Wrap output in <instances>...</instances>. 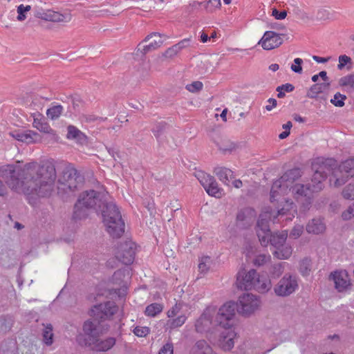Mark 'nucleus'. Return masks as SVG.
<instances>
[{
    "label": "nucleus",
    "instance_id": "f257e3e1",
    "mask_svg": "<svg viewBox=\"0 0 354 354\" xmlns=\"http://www.w3.org/2000/svg\"><path fill=\"white\" fill-rule=\"evenodd\" d=\"M0 176L12 189L25 194L30 204L36 196H50L57 178L55 164L48 160L40 164L28 162L22 169L19 165H4L0 168Z\"/></svg>",
    "mask_w": 354,
    "mask_h": 354
},
{
    "label": "nucleus",
    "instance_id": "f03ea898",
    "mask_svg": "<svg viewBox=\"0 0 354 354\" xmlns=\"http://www.w3.org/2000/svg\"><path fill=\"white\" fill-rule=\"evenodd\" d=\"M299 176V169H290L273 183L270 190V201L271 203L280 202L283 205L277 212L270 209L264 211L260 214L257 224V234L262 245L266 246L270 242L272 246L277 248L285 244L288 232L285 230L271 234L268 223L270 221L273 223L281 220L290 221L295 217L297 214L295 205L283 196L289 191L292 192V186H294L293 183Z\"/></svg>",
    "mask_w": 354,
    "mask_h": 354
},
{
    "label": "nucleus",
    "instance_id": "7ed1b4c3",
    "mask_svg": "<svg viewBox=\"0 0 354 354\" xmlns=\"http://www.w3.org/2000/svg\"><path fill=\"white\" fill-rule=\"evenodd\" d=\"M337 163L334 158H318L313 162L312 167L315 170L311 183L306 185L302 184H294L292 186V195L297 200L303 198L308 206L311 203V198L314 193L320 192L324 188L323 181L328 174H331L335 179L334 185L339 187L344 183V179L337 177L339 172L343 176H354V159L349 158L342 162L338 169Z\"/></svg>",
    "mask_w": 354,
    "mask_h": 354
},
{
    "label": "nucleus",
    "instance_id": "20e7f679",
    "mask_svg": "<svg viewBox=\"0 0 354 354\" xmlns=\"http://www.w3.org/2000/svg\"><path fill=\"white\" fill-rule=\"evenodd\" d=\"M106 192L93 189L83 192L75 205L73 218L82 219L86 217V209L101 212L108 233L113 238H119L124 232V222L115 204L106 202Z\"/></svg>",
    "mask_w": 354,
    "mask_h": 354
},
{
    "label": "nucleus",
    "instance_id": "39448f33",
    "mask_svg": "<svg viewBox=\"0 0 354 354\" xmlns=\"http://www.w3.org/2000/svg\"><path fill=\"white\" fill-rule=\"evenodd\" d=\"M100 333H79L77 342L82 346H86L96 351H106L115 344L113 337L103 338Z\"/></svg>",
    "mask_w": 354,
    "mask_h": 354
},
{
    "label": "nucleus",
    "instance_id": "423d86ee",
    "mask_svg": "<svg viewBox=\"0 0 354 354\" xmlns=\"http://www.w3.org/2000/svg\"><path fill=\"white\" fill-rule=\"evenodd\" d=\"M81 182L77 171L71 165L66 166L62 176L58 179L57 189L59 194H68L74 192Z\"/></svg>",
    "mask_w": 354,
    "mask_h": 354
},
{
    "label": "nucleus",
    "instance_id": "0eeeda50",
    "mask_svg": "<svg viewBox=\"0 0 354 354\" xmlns=\"http://www.w3.org/2000/svg\"><path fill=\"white\" fill-rule=\"evenodd\" d=\"M236 304L233 301H228L220 307L216 313L215 325L225 330L232 328L236 324Z\"/></svg>",
    "mask_w": 354,
    "mask_h": 354
},
{
    "label": "nucleus",
    "instance_id": "6e6552de",
    "mask_svg": "<svg viewBox=\"0 0 354 354\" xmlns=\"http://www.w3.org/2000/svg\"><path fill=\"white\" fill-rule=\"evenodd\" d=\"M118 307L115 302L108 301L93 306L88 311V315L93 319L100 322L111 319L118 312Z\"/></svg>",
    "mask_w": 354,
    "mask_h": 354
},
{
    "label": "nucleus",
    "instance_id": "1a4fd4ad",
    "mask_svg": "<svg viewBox=\"0 0 354 354\" xmlns=\"http://www.w3.org/2000/svg\"><path fill=\"white\" fill-rule=\"evenodd\" d=\"M261 304L259 297L252 293H243L239 296L236 306L239 314L250 316L259 309Z\"/></svg>",
    "mask_w": 354,
    "mask_h": 354
},
{
    "label": "nucleus",
    "instance_id": "9d476101",
    "mask_svg": "<svg viewBox=\"0 0 354 354\" xmlns=\"http://www.w3.org/2000/svg\"><path fill=\"white\" fill-rule=\"evenodd\" d=\"M299 288L297 278L295 275L286 274L274 288V293L279 297H288L295 292Z\"/></svg>",
    "mask_w": 354,
    "mask_h": 354
},
{
    "label": "nucleus",
    "instance_id": "9b49d317",
    "mask_svg": "<svg viewBox=\"0 0 354 354\" xmlns=\"http://www.w3.org/2000/svg\"><path fill=\"white\" fill-rule=\"evenodd\" d=\"M216 314V310L213 307L205 309L203 314L197 319L195 327L196 332H209L213 326H216L215 320L212 319Z\"/></svg>",
    "mask_w": 354,
    "mask_h": 354
},
{
    "label": "nucleus",
    "instance_id": "f8f14e48",
    "mask_svg": "<svg viewBox=\"0 0 354 354\" xmlns=\"http://www.w3.org/2000/svg\"><path fill=\"white\" fill-rule=\"evenodd\" d=\"M165 39V36L162 39L159 33L153 32L147 35L145 40L138 45V50H140L142 54H146L160 47Z\"/></svg>",
    "mask_w": 354,
    "mask_h": 354
},
{
    "label": "nucleus",
    "instance_id": "ddd939ff",
    "mask_svg": "<svg viewBox=\"0 0 354 354\" xmlns=\"http://www.w3.org/2000/svg\"><path fill=\"white\" fill-rule=\"evenodd\" d=\"M136 244L131 241H127L120 245L116 254V258L125 265L131 264L135 259Z\"/></svg>",
    "mask_w": 354,
    "mask_h": 354
},
{
    "label": "nucleus",
    "instance_id": "4468645a",
    "mask_svg": "<svg viewBox=\"0 0 354 354\" xmlns=\"http://www.w3.org/2000/svg\"><path fill=\"white\" fill-rule=\"evenodd\" d=\"M258 272L254 269H251L248 272L241 270L237 273V287L241 290H252Z\"/></svg>",
    "mask_w": 354,
    "mask_h": 354
},
{
    "label": "nucleus",
    "instance_id": "2eb2a0df",
    "mask_svg": "<svg viewBox=\"0 0 354 354\" xmlns=\"http://www.w3.org/2000/svg\"><path fill=\"white\" fill-rule=\"evenodd\" d=\"M283 43L281 35L274 31H266L259 41L264 50H272L279 47Z\"/></svg>",
    "mask_w": 354,
    "mask_h": 354
},
{
    "label": "nucleus",
    "instance_id": "dca6fc26",
    "mask_svg": "<svg viewBox=\"0 0 354 354\" xmlns=\"http://www.w3.org/2000/svg\"><path fill=\"white\" fill-rule=\"evenodd\" d=\"M15 140L27 144L35 143L41 140L40 135L32 130H15L9 133Z\"/></svg>",
    "mask_w": 354,
    "mask_h": 354
},
{
    "label": "nucleus",
    "instance_id": "f3484780",
    "mask_svg": "<svg viewBox=\"0 0 354 354\" xmlns=\"http://www.w3.org/2000/svg\"><path fill=\"white\" fill-rule=\"evenodd\" d=\"M330 277L334 281L335 288L339 292L346 290L350 286L348 274L345 270L335 271L331 273Z\"/></svg>",
    "mask_w": 354,
    "mask_h": 354
},
{
    "label": "nucleus",
    "instance_id": "a211bd4d",
    "mask_svg": "<svg viewBox=\"0 0 354 354\" xmlns=\"http://www.w3.org/2000/svg\"><path fill=\"white\" fill-rule=\"evenodd\" d=\"M32 126L41 133L55 136V131L51 128L46 118L39 113H35L32 115Z\"/></svg>",
    "mask_w": 354,
    "mask_h": 354
},
{
    "label": "nucleus",
    "instance_id": "6ab92c4d",
    "mask_svg": "<svg viewBox=\"0 0 354 354\" xmlns=\"http://www.w3.org/2000/svg\"><path fill=\"white\" fill-rule=\"evenodd\" d=\"M271 288L272 283L269 277L264 275H260L258 273L252 290H255L260 293H266L268 292Z\"/></svg>",
    "mask_w": 354,
    "mask_h": 354
},
{
    "label": "nucleus",
    "instance_id": "aec40b11",
    "mask_svg": "<svg viewBox=\"0 0 354 354\" xmlns=\"http://www.w3.org/2000/svg\"><path fill=\"white\" fill-rule=\"evenodd\" d=\"M236 333H221L218 340V345L223 351L231 350L234 345V339Z\"/></svg>",
    "mask_w": 354,
    "mask_h": 354
},
{
    "label": "nucleus",
    "instance_id": "412c9836",
    "mask_svg": "<svg viewBox=\"0 0 354 354\" xmlns=\"http://www.w3.org/2000/svg\"><path fill=\"white\" fill-rule=\"evenodd\" d=\"M330 85V82L315 84L313 86H311L310 88H309V90L307 92L306 96L310 99H315L317 97L319 94L322 93L328 90Z\"/></svg>",
    "mask_w": 354,
    "mask_h": 354
},
{
    "label": "nucleus",
    "instance_id": "4be33fe9",
    "mask_svg": "<svg viewBox=\"0 0 354 354\" xmlns=\"http://www.w3.org/2000/svg\"><path fill=\"white\" fill-rule=\"evenodd\" d=\"M326 229L325 224L321 218H313L306 225V231L310 234H318Z\"/></svg>",
    "mask_w": 354,
    "mask_h": 354
},
{
    "label": "nucleus",
    "instance_id": "5701e85b",
    "mask_svg": "<svg viewBox=\"0 0 354 354\" xmlns=\"http://www.w3.org/2000/svg\"><path fill=\"white\" fill-rule=\"evenodd\" d=\"M215 175L225 185H228L233 178V171L226 167H218L214 169Z\"/></svg>",
    "mask_w": 354,
    "mask_h": 354
},
{
    "label": "nucleus",
    "instance_id": "b1692460",
    "mask_svg": "<svg viewBox=\"0 0 354 354\" xmlns=\"http://www.w3.org/2000/svg\"><path fill=\"white\" fill-rule=\"evenodd\" d=\"M191 354H215V353L205 341L199 340L192 348Z\"/></svg>",
    "mask_w": 354,
    "mask_h": 354
},
{
    "label": "nucleus",
    "instance_id": "393cba45",
    "mask_svg": "<svg viewBox=\"0 0 354 354\" xmlns=\"http://www.w3.org/2000/svg\"><path fill=\"white\" fill-rule=\"evenodd\" d=\"M64 107L62 105L53 102L51 104L50 108L46 110V115L51 120H57L64 112Z\"/></svg>",
    "mask_w": 354,
    "mask_h": 354
},
{
    "label": "nucleus",
    "instance_id": "a878e982",
    "mask_svg": "<svg viewBox=\"0 0 354 354\" xmlns=\"http://www.w3.org/2000/svg\"><path fill=\"white\" fill-rule=\"evenodd\" d=\"M292 247L285 244L281 247L275 248V250L272 251L274 257L279 259H288L292 255Z\"/></svg>",
    "mask_w": 354,
    "mask_h": 354
},
{
    "label": "nucleus",
    "instance_id": "bb28decb",
    "mask_svg": "<svg viewBox=\"0 0 354 354\" xmlns=\"http://www.w3.org/2000/svg\"><path fill=\"white\" fill-rule=\"evenodd\" d=\"M205 190L212 196L220 198L222 196L223 189H221L214 178H212V182L209 181L207 186L205 187Z\"/></svg>",
    "mask_w": 354,
    "mask_h": 354
},
{
    "label": "nucleus",
    "instance_id": "cd10ccee",
    "mask_svg": "<svg viewBox=\"0 0 354 354\" xmlns=\"http://www.w3.org/2000/svg\"><path fill=\"white\" fill-rule=\"evenodd\" d=\"M162 309L163 306L161 304L153 303L146 307L145 314L148 317H153L160 314Z\"/></svg>",
    "mask_w": 354,
    "mask_h": 354
},
{
    "label": "nucleus",
    "instance_id": "c85d7f7f",
    "mask_svg": "<svg viewBox=\"0 0 354 354\" xmlns=\"http://www.w3.org/2000/svg\"><path fill=\"white\" fill-rule=\"evenodd\" d=\"M339 84L346 88V91L351 92L354 91V75H348L339 80Z\"/></svg>",
    "mask_w": 354,
    "mask_h": 354
},
{
    "label": "nucleus",
    "instance_id": "c756f323",
    "mask_svg": "<svg viewBox=\"0 0 354 354\" xmlns=\"http://www.w3.org/2000/svg\"><path fill=\"white\" fill-rule=\"evenodd\" d=\"M187 319L185 315H180L175 319H170L167 322V328L171 330L176 329L183 326Z\"/></svg>",
    "mask_w": 354,
    "mask_h": 354
},
{
    "label": "nucleus",
    "instance_id": "7c9ffc66",
    "mask_svg": "<svg viewBox=\"0 0 354 354\" xmlns=\"http://www.w3.org/2000/svg\"><path fill=\"white\" fill-rule=\"evenodd\" d=\"M311 269V259L306 257L299 262V272L303 276L308 275Z\"/></svg>",
    "mask_w": 354,
    "mask_h": 354
},
{
    "label": "nucleus",
    "instance_id": "2f4dec72",
    "mask_svg": "<svg viewBox=\"0 0 354 354\" xmlns=\"http://www.w3.org/2000/svg\"><path fill=\"white\" fill-rule=\"evenodd\" d=\"M31 10V6L29 5L24 6L20 4L17 7V19L19 21H23L27 18L28 12Z\"/></svg>",
    "mask_w": 354,
    "mask_h": 354
},
{
    "label": "nucleus",
    "instance_id": "473e14b6",
    "mask_svg": "<svg viewBox=\"0 0 354 354\" xmlns=\"http://www.w3.org/2000/svg\"><path fill=\"white\" fill-rule=\"evenodd\" d=\"M46 20H49L52 21L62 22L66 21V17L57 12L49 11L47 14H46V17H44Z\"/></svg>",
    "mask_w": 354,
    "mask_h": 354
},
{
    "label": "nucleus",
    "instance_id": "72a5a7b5",
    "mask_svg": "<svg viewBox=\"0 0 354 354\" xmlns=\"http://www.w3.org/2000/svg\"><path fill=\"white\" fill-rule=\"evenodd\" d=\"M84 136V133L80 131L76 127L69 125L67 127V138L68 139H77L80 138Z\"/></svg>",
    "mask_w": 354,
    "mask_h": 354
},
{
    "label": "nucleus",
    "instance_id": "f704fd0d",
    "mask_svg": "<svg viewBox=\"0 0 354 354\" xmlns=\"http://www.w3.org/2000/svg\"><path fill=\"white\" fill-rule=\"evenodd\" d=\"M196 176L204 189L206 186H207V184L209 183V181L212 182L213 176L203 171H200L197 172Z\"/></svg>",
    "mask_w": 354,
    "mask_h": 354
},
{
    "label": "nucleus",
    "instance_id": "c9c22d12",
    "mask_svg": "<svg viewBox=\"0 0 354 354\" xmlns=\"http://www.w3.org/2000/svg\"><path fill=\"white\" fill-rule=\"evenodd\" d=\"M342 195L346 199L354 200V179L344 189Z\"/></svg>",
    "mask_w": 354,
    "mask_h": 354
},
{
    "label": "nucleus",
    "instance_id": "e433bc0d",
    "mask_svg": "<svg viewBox=\"0 0 354 354\" xmlns=\"http://www.w3.org/2000/svg\"><path fill=\"white\" fill-rule=\"evenodd\" d=\"M211 263V259L209 257H203L199 260L198 269L202 273L206 272L209 268Z\"/></svg>",
    "mask_w": 354,
    "mask_h": 354
},
{
    "label": "nucleus",
    "instance_id": "4c0bfd02",
    "mask_svg": "<svg viewBox=\"0 0 354 354\" xmlns=\"http://www.w3.org/2000/svg\"><path fill=\"white\" fill-rule=\"evenodd\" d=\"M204 7L207 12H212L221 6V0H208L203 3Z\"/></svg>",
    "mask_w": 354,
    "mask_h": 354
},
{
    "label": "nucleus",
    "instance_id": "58836bf2",
    "mask_svg": "<svg viewBox=\"0 0 354 354\" xmlns=\"http://www.w3.org/2000/svg\"><path fill=\"white\" fill-rule=\"evenodd\" d=\"M287 265L286 262H280L273 265L271 270V274L274 277H279L284 271L285 266Z\"/></svg>",
    "mask_w": 354,
    "mask_h": 354
},
{
    "label": "nucleus",
    "instance_id": "ea45409f",
    "mask_svg": "<svg viewBox=\"0 0 354 354\" xmlns=\"http://www.w3.org/2000/svg\"><path fill=\"white\" fill-rule=\"evenodd\" d=\"M346 99L345 95H342L340 93H337L334 95L333 99L330 100V102L337 107H342L344 105V101Z\"/></svg>",
    "mask_w": 354,
    "mask_h": 354
},
{
    "label": "nucleus",
    "instance_id": "a19ab883",
    "mask_svg": "<svg viewBox=\"0 0 354 354\" xmlns=\"http://www.w3.org/2000/svg\"><path fill=\"white\" fill-rule=\"evenodd\" d=\"M12 324L11 319L5 317H0V332H7L10 330Z\"/></svg>",
    "mask_w": 354,
    "mask_h": 354
},
{
    "label": "nucleus",
    "instance_id": "79ce46f5",
    "mask_svg": "<svg viewBox=\"0 0 354 354\" xmlns=\"http://www.w3.org/2000/svg\"><path fill=\"white\" fill-rule=\"evenodd\" d=\"M97 320H86L83 325V331L84 332H95L97 330Z\"/></svg>",
    "mask_w": 354,
    "mask_h": 354
},
{
    "label": "nucleus",
    "instance_id": "37998d69",
    "mask_svg": "<svg viewBox=\"0 0 354 354\" xmlns=\"http://www.w3.org/2000/svg\"><path fill=\"white\" fill-rule=\"evenodd\" d=\"M270 260L269 254H259L253 260V263L257 266H261Z\"/></svg>",
    "mask_w": 354,
    "mask_h": 354
},
{
    "label": "nucleus",
    "instance_id": "c03bdc74",
    "mask_svg": "<svg viewBox=\"0 0 354 354\" xmlns=\"http://www.w3.org/2000/svg\"><path fill=\"white\" fill-rule=\"evenodd\" d=\"M203 84L200 81H195L186 85V89L192 93H196L203 89Z\"/></svg>",
    "mask_w": 354,
    "mask_h": 354
},
{
    "label": "nucleus",
    "instance_id": "a18cd8bd",
    "mask_svg": "<svg viewBox=\"0 0 354 354\" xmlns=\"http://www.w3.org/2000/svg\"><path fill=\"white\" fill-rule=\"evenodd\" d=\"M185 305L181 303V302H178V303H176L171 309H169L167 312V315L169 317H173L174 316H176L178 313H179L183 306Z\"/></svg>",
    "mask_w": 354,
    "mask_h": 354
},
{
    "label": "nucleus",
    "instance_id": "49530a36",
    "mask_svg": "<svg viewBox=\"0 0 354 354\" xmlns=\"http://www.w3.org/2000/svg\"><path fill=\"white\" fill-rule=\"evenodd\" d=\"M304 231V226L302 225H295L290 233V237L292 239L299 238Z\"/></svg>",
    "mask_w": 354,
    "mask_h": 354
},
{
    "label": "nucleus",
    "instance_id": "de8ad7c7",
    "mask_svg": "<svg viewBox=\"0 0 354 354\" xmlns=\"http://www.w3.org/2000/svg\"><path fill=\"white\" fill-rule=\"evenodd\" d=\"M351 62V59L348 56L346 55H340L339 57V64L337 65V68L338 69L342 70L345 66V65Z\"/></svg>",
    "mask_w": 354,
    "mask_h": 354
},
{
    "label": "nucleus",
    "instance_id": "09e8293b",
    "mask_svg": "<svg viewBox=\"0 0 354 354\" xmlns=\"http://www.w3.org/2000/svg\"><path fill=\"white\" fill-rule=\"evenodd\" d=\"M294 62L295 64H292L291 66V69L292 71H294L295 73H301L302 72V67H301V64L303 63V60L301 58H295L294 59Z\"/></svg>",
    "mask_w": 354,
    "mask_h": 354
},
{
    "label": "nucleus",
    "instance_id": "8fccbe9b",
    "mask_svg": "<svg viewBox=\"0 0 354 354\" xmlns=\"http://www.w3.org/2000/svg\"><path fill=\"white\" fill-rule=\"evenodd\" d=\"M344 220H349L354 217V203L348 208V209L344 212L342 214Z\"/></svg>",
    "mask_w": 354,
    "mask_h": 354
},
{
    "label": "nucleus",
    "instance_id": "3c124183",
    "mask_svg": "<svg viewBox=\"0 0 354 354\" xmlns=\"http://www.w3.org/2000/svg\"><path fill=\"white\" fill-rule=\"evenodd\" d=\"M173 344L171 343H167L160 350L158 354H173Z\"/></svg>",
    "mask_w": 354,
    "mask_h": 354
},
{
    "label": "nucleus",
    "instance_id": "603ef678",
    "mask_svg": "<svg viewBox=\"0 0 354 354\" xmlns=\"http://www.w3.org/2000/svg\"><path fill=\"white\" fill-rule=\"evenodd\" d=\"M253 211L249 209H245L239 211L236 216L238 221H243L246 219V215L252 213Z\"/></svg>",
    "mask_w": 354,
    "mask_h": 354
},
{
    "label": "nucleus",
    "instance_id": "864d4df0",
    "mask_svg": "<svg viewBox=\"0 0 354 354\" xmlns=\"http://www.w3.org/2000/svg\"><path fill=\"white\" fill-rule=\"evenodd\" d=\"M42 341L46 346H50L53 342V333H41Z\"/></svg>",
    "mask_w": 354,
    "mask_h": 354
},
{
    "label": "nucleus",
    "instance_id": "5fc2aeb1",
    "mask_svg": "<svg viewBox=\"0 0 354 354\" xmlns=\"http://www.w3.org/2000/svg\"><path fill=\"white\" fill-rule=\"evenodd\" d=\"M177 47L175 46L174 45L172 46L171 48H169L165 53V56L166 57H169V58H171L173 57L174 56L176 55L179 51L176 48Z\"/></svg>",
    "mask_w": 354,
    "mask_h": 354
},
{
    "label": "nucleus",
    "instance_id": "6e6d98bb",
    "mask_svg": "<svg viewBox=\"0 0 354 354\" xmlns=\"http://www.w3.org/2000/svg\"><path fill=\"white\" fill-rule=\"evenodd\" d=\"M272 15L275 17V19L281 20L286 18L287 16V12L285 10L279 12L277 9H274L272 10Z\"/></svg>",
    "mask_w": 354,
    "mask_h": 354
},
{
    "label": "nucleus",
    "instance_id": "4d7b16f0",
    "mask_svg": "<svg viewBox=\"0 0 354 354\" xmlns=\"http://www.w3.org/2000/svg\"><path fill=\"white\" fill-rule=\"evenodd\" d=\"M189 44V39H184L179 41L178 44H175L174 46H176L177 49L180 52L182 49L186 48Z\"/></svg>",
    "mask_w": 354,
    "mask_h": 354
},
{
    "label": "nucleus",
    "instance_id": "13d9d810",
    "mask_svg": "<svg viewBox=\"0 0 354 354\" xmlns=\"http://www.w3.org/2000/svg\"><path fill=\"white\" fill-rule=\"evenodd\" d=\"M268 104L266 106V109L268 111L272 110L274 107H276L277 102L274 98H269L268 100Z\"/></svg>",
    "mask_w": 354,
    "mask_h": 354
},
{
    "label": "nucleus",
    "instance_id": "bf43d9fd",
    "mask_svg": "<svg viewBox=\"0 0 354 354\" xmlns=\"http://www.w3.org/2000/svg\"><path fill=\"white\" fill-rule=\"evenodd\" d=\"M281 89H283L284 92H291L295 89V87L292 84L286 83L285 84H282L279 86Z\"/></svg>",
    "mask_w": 354,
    "mask_h": 354
},
{
    "label": "nucleus",
    "instance_id": "052dcab7",
    "mask_svg": "<svg viewBox=\"0 0 354 354\" xmlns=\"http://www.w3.org/2000/svg\"><path fill=\"white\" fill-rule=\"evenodd\" d=\"M313 59L317 63H322V64L326 63L328 60V58L322 57H319L317 55H313Z\"/></svg>",
    "mask_w": 354,
    "mask_h": 354
},
{
    "label": "nucleus",
    "instance_id": "680f3d73",
    "mask_svg": "<svg viewBox=\"0 0 354 354\" xmlns=\"http://www.w3.org/2000/svg\"><path fill=\"white\" fill-rule=\"evenodd\" d=\"M124 276V272L121 270L115 271L113 275V280L115 281L117 279H120Z\"/></svg>",
    "mask_w": 354,
    "mask_h": 354
},
{
    "label": "nucleus",
    "instance_id": "e2e57ef3",
    "mask_svg": "<svg viewBox=\"0 0 354 354\" xmlns=\"http://www.w3.org/2000/svg\"><path fill=\"white\" fill-rule=\"evenodd\" d=\"M318 75H319V77H321L324 82H328V77L327 76L326 71H322L318 73Z\"/></svg>",
    "mask_w": 354,
    "mask_h": 354
},
{
    "label": "nucleus",
    "instance_id": "0e129e2a",
    "mask_svg": "<svg viewBox=\"0 0 354 354\" xmlns=\"http://www.w3.org/2000/svg\"><path fill=\"white\" fill-rule=\"evenodd\" d=\"M209 38L210 37H209L208 35L204 32H203L201 35V41L203 43L207 42L209 39Z\"/></svg>",
    "mask_w": 354,
    "mask_h": 354
},
{
    "label": "nucleus",
    "instance_id": "69168bd1",
    "mask_svg": "<svg viewBox=\"0 0 354 354\" xmlns=\"http://www.w3.org/2000/svg\"><path fill=\"white\" fill-rule=\"evenodd\" d=\"M292 126V122L290 121H288L286 124H283L282 127L283 129H285V131H290Z\"/></svg>",
    "mask_w": 354,
    "mask_h": 354
},
{
    "label": "nucleus",
    "instance_id": "338daca9",
    "mask_svg": "<svg viewBox=\"0 0 354 354\" xmlns=\"http://www.w3.org/2000/svg\"><path fill=\"white\" fill-rule=\"evenodd\" d=\"M293 118L295 121L299 122H304L305 121L304 118L298 114H295Z\"/></svg>",
    "mask_w": 354,
    "mask_h": 354
},
{
    "label": "nucleus",
    "instance_id": "774afa93",
    "mask_svg": "<svg viewBox=\"0 0 354 354\" xmlns=\"http://www.w3.org/2000/svg\"><path fill=\"white\" fill-rule=\"evenodd\" d=\"M232 184L236 188H240L243 185L242 181L241 180H234L232 182Z\"/></svg>",
    "mask_w": 354,
    "mask_h": 354
}]
</instances>
